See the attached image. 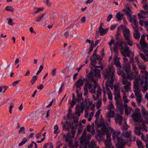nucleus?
Here are the masks:
<instances>
[{
  "instance_id": "nucleus-1",
  "label": "nucleus",
  "mask_w": 148,
  "mask_h": 148,
  "mask_svg": "<svg viewBox=\"0 0 148 148\" xmlns=\"http://www.w3.org/2000/svg\"><path fill=\"white\" fill-rule=\"evenodd\" d=\"M114 72V69L112 67H110L108 69L105 70L103 73V75L105 79L108 78L106 83V86H103V91L110 89L109 87L112 86L113 84L114 79L113 76Z\"/></svg>"
},
{
  "instance_id": "nucleus-2",
  "label": "nucleus",
  "mask_w": 148,
  "mask_h": 148,
  "mask_svg": "<svg viewBox=\"0 0 148 148\" xmlns=\"http://www.w3.org/2000/svg\"><path fill=\"white\" fill-rule=\"evenodd\" d=\"M139 82L141 85H143L144 82L139 77L134 79V91L138 105L140 104L142 100V95L141 93V90L138 88Z\"/></svg>"
},
{
  "instance_id": "nucleus-3",
  "label": "nucleus",
  "mask_w": 148,
  "mask_h": 148,
  "mask_svg": "<svg viewBox=\"0 0 148 148\" xmlns=\"http://www.w3.org/2000/svg\"><path fill=\"white\" fill-rule=\"evenodd\" d=\"M117 43L118 46L121 47L120 51L122 55L130 57L132 53L131 51L130 50V48L127 45L124 46L123 45V44H127L126 43V41L125 40V42L123 41H117Z\"/></svg>"
},
{
  "instance_id": "nucleus-4",
  "label": "nucleus",
  "mask_w": 148,
  "mask_h": 148,
  "mask_svg": "<svg viewBox=\"0 0 148 148\" xmlns=\"http://www.w3.org/2000/svg\"><path fill=\"white\" fill-rule=\"evenodd\" d=\"M61 124L62 125V128L64 130L67 131L72 134V137H74L76 133V129L75 128L73 123L66 121L65 122H62Z\"/></svg>"
},
{
  "instance_id": "nucleus-5",
  "label": "nucleus",
  "mask_w": 148,
  "mask_h": 148,
  "mask_svg": "<svg viewBox=\"0 0 148 148\" xmlns=\"http://www.w3.org/2000/svg\"><path fill=\"white\" fill-rule=\"evenodd\" d=\"M95 69L92 71H91L88 75V78L89 80L91 81H94V78L97 79V78H100L101 77L100 71L97 68H100L101 70L103 69L102 66H96L94 65Z\"/></svg>"
},
{
  "instance_id": "nucleus-6",
  "label": "nucleus",
  "mask_w": 148,
  "mask_h": 148,
  "mask_svg": "<svg viewBox=\"0 0 148 148\" xmlns=\"http://www.w3.org/2000/svg\"><path fill=\"white\" fill-rule=\"evenodd\" d=\"M121 27L123 31V36L126 43L130 46H132L134 44V42L131 38V34L130 30L126 27H124L122 25Z\"/></svg>"
},
{
  "instance_id": "nucleus-7",
  "label": "nucleus",
  "mask_w": 148,
  "mask_h": 148,
  "mask_svg": "<svg viewBox=\"0 0 148 148\" xmlns=\"http://www.w3.org/2000/svg\"><path fill=\"white\" fill-rule=\"evenodd\" d=\"M94 81H91L90 80L91 82H93L94 83V87L93 89H91L90 92L92 93L95 94L96 92L95 89L96 88L97 89V96L99 97V96H101V88L99 86V85L96 83V80L94 78Z\"/></svg>"
},
{
  "instance_id": "nucleus-8",
  "label": "nucleus",
  "mask_w": 148,
  "mask_h": 148,
  "mask_svg": "<svg viewBox=\"0 0 148 148\" xmlns=\"http://www.w3.org/2000/svg\"><path fill=\"white\" fill-rule=\"evenodd\" d=\"M132 116L135 122H140L142 121L141 114L139 110H136Z\"/></svg>"
},
{
  "instance_id": "nucleus-9",
  "label": "nucleus",
  "mask_w": 148,
  "mask_h": 148,
  "mask_svg": "<svg viewBox=\"0 0 148 148\" xmlns=\"http://www.w3.org/2000/svg\"><path fill=\"white\" fill-rule=\"evenodd\" d=\"M131 131H127L126 132H124L123 133V136L126 138H128L127 139H123L122 138H121L119 137H117V140L118 141V143H117V144L116 145V147L117 146V145L118 143V138H120L121 139H122L123 140H125L126 141H127V142L126 143V144L128 142H131V140L130 139V138L131 137Z\"/></svg>"
},
{
  "instance_id": "nucleus-10",
  "label": "nucleus",
  "mask_w": 148,
  "mask_h": 148,
  "mask_svg": "<svg viewBox=\"0 0 148 148\" xmlns=\"http://www.w3.org/2000/svg\"><path fill=\"white\" fill-rule=\"evenodd\" d=\"M86 133L84 132H83L80 140L81 146L80 148H86L88 145L87 143H84V141L86 140Z\"/></svg>"
},
{
  "instance_id": "nucleus-11",
  "label": "nucleus",
  "mask_w": 148,
  "mask_h": 148,
  "mask_svg": "<svg viewBox=\"0 0 148 148\" xmlns=\"http://www.w3.org/2000/svg\"><path fill=\"white\" fill-rule=\"evenodd\" d=\"M64 138H65L66 141L68 142L69 145V147H71L72 145V140L71 139L72 137V135L71 136L70 132L68 133V134L65 136V135L64 136Z\"/></svg>"
},
{
  "instance_id": "nucleus-12",
  "label": "nucleus",
  "mask_w": 148,
  "mask_h": 148,
  "mask_svg": "<svg viewBox=\"0 0 148 148\" xmlns=\"http://www.w3.org/2000/svg\"><path fill=\"white\" fill-rule=\"evenodd\" d=\"M116 104L117 108L120 110V113H123L124 110L122 100L116 102Z\"/></svg>"
},
{
  "instance_id": "nucleus-13",
  "label": "nucleus",
  "mask_w": 148,
  "mask_h": 148,
  "mask_svg": "<svg viewBox=\"0 0 148 148\" xmlns=\"http://www.w3.org/2000/svg\"><path fill=\"white\" fill-rule=\"evenodd\" d=\"M83 80L86 81V82H84V87H87L88 88L89 90H90L92 88L93 84H91L89 82V81H90L89 80L88 77L87 79L84 78Z\"/></svg>"
},
{
  "instance_id": "nucleus-14",
  "label": "nucleus",
  "mask_w": 148,
  "mask_h": 148,
  "mask_svg": "<svg viewBox=\"0 0 148 148\" xmlns=\"http://www.w3.org/2000/svg\"><path fill=\"white\" fill-rule=\"evenodd\" d=\"M148 14V12L145 11L144 10H140V12L138 14V19H144L146 18V16Z\"/></svg>"
},
{
  "instance_id": "nucleus-15",
  "label": "nucleus",
  "mask_w": 148,
  "mask_h": 148,
  "mask_svg": "<svg viewBox=\"0 0 148 148\" xmlns=\"http://www.w3.org/2000/svg\"><path fill=\"white\" fill-rule=\"evenodd\" d=\"M145 35H142L140 41V44L143 48H146L147 47V44L145 42Z\"/></svg>"
},
{
  "instance_id": "nucleus-16",
  "label": "nucleus",
  "mask_w": 148,
  "mask_h": 148,
  "mask_svg": "<svg viewBox=\"0 0 148 148\" xmlns=\"http://www.w3.org/2000/svg\"><path fill=\"white\" fill-rule=\"evenodd\" d=\"M101 126L104 127L101 129V131L103 132V134H103L107 133L108 132V130L107 128L105 127L106 126V124L104 123L103 119H101Z\"/></svg>"
},
{
  "instance_id": "nucleus-17",
  "label": "nucleus",
  "mask_w": 148,
  "mask_h": 148,
  "mask_svg": "<svg viewBox=\"0 0 148 148\" xmlns=\"http://www.w3.org/2000/svg\"><path fill=\"white\" fill-rule=\"evenodd\" d=\"M136 130H135V134L136 135L140 136L141 135L142 139L143 140H144V136L143 134L140 132V130L142 129L141 127H135Z\"/></svg>"
},
{
  "instance_id": "nucleus-18",
  "label": "nucleus",
  "mask_w": 148,
  "mask_h": 148,
  "mask_svg": "<svg viewBox=\"0 0 148 148\" xmlns=\"http://www.w3.org/2000/svg\"><path fill=\"white\" fill-rule=\"evenodd\" d=\"M125 114L127 115H130V113L133 111L132 109L130 107H128L127 104L125 105Z\"/></svg>"
},
{
  "instance_id": "nucleus-19",
  "label": "nucleus",
  "mask_w": 148,
  "mask_h": 148,
  "mask_svg": "<svg viewBox=\"0 0 148 148\" xmlns=\"http://www.w3.org/2000/svg\"><path fill=\"white\" fill-rule=\"evenodd\" d=\"M122 83L123 85H126L128 84H131V82L127 81L126 78V76L125 74L122 75Z\"/></svg>"
},
{
  "instance_id": "nucleus-20",
  "label": "nucleus",
  "mask_w": 148,
  "mask_h": 148,
  "mask_svg": "<svg viewBox=\"0 0 148 148\" xmlns=\"http://www.w3.org/2000/svg\"><path fill=\"white\" fill-rule=\"evenodd\" d=\"M122 11L125 12L127 17L131 16L133 13V11L130 8L123 9Z\"/></svg>"
},
{
  "instance_id": "nucleus-21",
  "label": "nucleus",
  "mask_w": 148,
  "mask_h": 148,
  "mask_svg": "<svg viewBox=\"0 0 148 148\" xmlns=\"http://www.w3.org/2000/svg\"><path fill=\"white\" fill-rule=\"evenodd\" d=\"M108 30V29H104L102 26H100L99 27V31L100 35L101 36H103L107 33Z\"/></svg>"
},
{
  "instance_id": "nucleus-22",
  "label": "nucleus",
  "mask_w": 148,
  "mask_h": 148,
  "mask_svg": "<svg viewBox=\"0 0 148 148\" xmlns=\"http://www.w3.org/2000/svg\"><path fill=\"white\" fill-rule=\"evenodd\" d=\"M84 80H82V79H79L75 83L76 87L80 88L81 86L83 85L84 84Z\"/></svg>"
},
{
  "instance_id": "nucleus-23",
  "label": "nucleus",
  "mask_w": 148,
  "mask_h": 148,
  "mask_svg": "<svg viewBox=\"0 0 148 148\" xmlns=\"http://www.w3.org/2000/svg\"><path fill=\"white\" fill-rule=\"evenodd\" d=\"M127 79L130 81L133 80L135 77V75H134V73L129 72L127 73Z\"/></svg>"
},
{
  "instance_id": "nucleus-24",
  "label": "nucleus",
  "mask_w": 148,
  "mask_h": 148,
  "mask_svg": "<svg viewBox=\"0 0 148 148\" xmlns=\"http://www.w3.org/2000/svg\"><path fill=\"white\" fill-rule=\"evenodd\" d=\"M129 21L130 22H133V23L137 21L136 16V15H132L131 16H129L127 17Z\"/></svg>"
},
{
  "instance_id": "nucleus-25",
  "label": "nucleus",
  "mask_w": 148,
  "mask_h": 148,
  "mask_svg": "<svg viewBox=\"0 0 148 148\" xmlns=\"http://www.w3.org/2000/svg\"><path fill=\"white\" fill-rule=\"evenodd\" d=\"M45 15V13H42L38 16L36 19L35 21L37 23H38L41 21Z\"/></svg>"
},
{
  "instance_id": "nucleus-26",
  "label": "nucleus",
  "mask_w": 148,
  "mask_h": 148,
  "mask_svg": "<svg viewBox=\"0 0 148 148\" xmlns=\"http://www.w3.org/2000/svg\"><path fill=\"white\" fill-rule=\"evenodd\" d=\"M77 98L76 99V101L79 103L82 102L84 101V99L82 97V94H79L77 90Z\"/></svg>"
},
{
  "instance_id": "nucleus-27",
  "label": "nucleus",
  "mask_w": 148,
  "mask_h": 148,
  "mask_svg": "<svg viewBox=\"0 0 148 148\" xmlns=\"http://www.w3.org/2000/svg\"><path fill=\"white\" fill-rule=\"evenodd\" d=\"M106 148H114V147L112 145L111 140L107 139L105 141Z\"/></svg>"
},
{
  "instance_id": "nucleus-28",
  "label": "nucleus",
  "mask_w": 148,
  "mask_h": 148,
  "mask_svg": "<svg viewBox=\"0 0 148 148\" xmlns=\"http://www.w3.org/2000/svg\"><path fill=\"white\" fill-rule=\"evenodd\" d=\"M103 94L104 95H105L106 93H107L108 96V98L110 100H112V94L110 89H108V90H105V91H103Z\"/></svg>"
},
{
  "instance_id": "nucleus-29",
  "label": "nucleus",
  "mask_w": 148,
  "mask_h": 148,
  "mask_svg": "<svg viewBox=\"0 0 148 148\" xmlns=\"http://www.w3.org/2000/svg\"><path fill=\"white\" fill-rule=\"evenodd\" d=\"M142 112L143 117L146 121H148V111L146 110L145 109L143 108Z\"/></svg>"
},
{
  "instance_id": "nucleus-30",
  "label": "nucleus",
  "mask_w": 148,
  "mask_h": 148,
  "mask_svg": "<svg viewBox=\"0 0 148 148\" xmlns=\"http://www.w3.org/2000/svg\"><path fill=\"white\" fill-rule=\"evenodd\" d=\"M123 120V118L122 116L117 115L116 118L115 119V121L116 123L119 124L120 125H121Z\"/></svg>"
},
{
  "instance_id": "nucleus-31",
  "label": "nucleus",
  "mask_w": 148,
  "mask_h": 148,
  "mask_svg": "<svg viewBox=\"0 0 148 148\" xmlns=\"http://www.w3.org/2000/svg\"><path fill=\"white\" fill-rule=\"evenodd\" d=\"M115 116L114 111V110H110L107 113V118L113 117Z\"/></svg>"
},
{
  "instance_id": "nucleus-32",
  "label": "nucleus",
  "mask_w": 148,
  "mask_h": 148,
  "mask_svg": "<svg viewBox=\"0 0 148 148\" xmlns=\"http://www.w3.org/2000/svg\"><path fill=\"white\" fill-rule=\"evenodd\" d=\"M80 103H81L80 104L79 106H76V108H79L81 111L83 112L85 108L86 104L84 103V101Z\"/></svg>"
},
{
  "instance_id": "nucleus-33",
  "label": "nucleus",
  "mask_w": 148,
  "mask_h": 148,
  "mask_svg": "<svg viewBox=\"0 0 148 148\" xmlns=\"http://www.w3.org/2000/svg\"><path fill=\"white\" fill-rule=\"evenodd\" d=\"M89 146V148H99L98 147L96 146L95 141L94 140H92L91 143L89 144H88Z\"/></svg>"
},
{
  "instance_id": "nucleus-34",
  "label": "nucleus",
  "mask_w": 148,
  "mask_h": 148,
  "mask_svg": "<svg viewBox=\"0 0 148 148\" xmlns=\"http://www.w3.org/2000/svg\"><path fill=\"white\" fill-rule=\"evenodd\" d=\"M114 64L116 66L121 68V66L120 64V63L119 61L118 58L117 56H116L114 58Z\"/></svg>"
},
{
  "instance_id": "nucleus-35",
  "label": "nucleus",
  "mask_w": 148,
  "mask_h": 148,
  "mask_svg": "<svg viewBox=\"0 0 148 148\" xmlns=\"http://www.w3.org/2000/svg\"><path fill=\"white\" fill-rule=\"evenodd\" d=\"M73 100L71 102H69V103L71 106H72V107L73 108L75 105L76 104V99L75 98L74 93L72 94Z\"/></svg>"
},
{
  "instance_id": "nucleus-36",
  "label": "nucleus",
  "mask_w": 148,
  "mask_h": 148,
  "mask_svg": "<svg viewBox=\"0 0 148 148\" xmlns=\"http://www.w3.org/2000/svg\"><path fill=\"white\" fill-rule=\"evenodd\" d=\"M148 88V82L147 79L144 82V85L143 87L142 90L143 92H145Z\"/></svg>"
},
{
  "instance_id": "nucleus-37",
  "label": "nucleus",
  "mask_w": 148,
  "mask_h": 148,
  "mask_svg": "<svg viewBox=\"0 0 148 148\" xmlns=\"http://www.w3.org/2000/svg\"><path fill=\"white\" fill-rule=\"evenodd\" d=\"M121 92L123 94V98L124 102L126 103H128L130 100L127 99V97L125 91L124 90H122Z\"/></svg>"
},
{
  "instance_id": "nucleus-38",
  "label": "nucleus",
  "mask_w": 148,
  "mask_h": 148,
  "mask_svg": "<svg viewBox=\"0 0 148 148\" xmlns=\"http://www.w3.org/2000/svg\"><path fill=\"white\" fill-rule=\"evenodd\" d=\"M114 99L116 102L122 100L120 95V93L114 94Z\"/></svg>"
},
{
  "instance_id": "nucleus-39",
  "label": "nucleus",
  "mask_w": 148,
  "mask_h": 148,
  "mask_svg": "<svg viewBox=\"0 0 148 148\" xmlns=\"http://www.w3.org/2000/svg\"><path fill=\"white\" fill-rule=\"evenodd\" d=\"M132 70L133 71L134 73V74L136 75L138 73L137 68L136 65L134 63H133L132 64Z\"/></svg>"
},
{
  "instance_id": "nucleus-40",
  "label": "nucleus",
  "mask_w": 148,
  "mask_h": 148,
  "mask_svg": "<svg viewBox=\"0 0 148 148\" xmlns=\"http://www.w3.org/2000/svg\"><path fill=\"white\" fill-rule=\"evenodd\" d=\"M126 72L127 73L130 72V64H126L123 67Z\"/></svg>"
},
{
  "instance_id": "nucleus-41",
  "label": "nucleus",
  "mask_w": 148,
  "mask_h": 148,
  "mask_svg": "<svg viewBox=\"0 0 148 148\" xmlns=\"http://www.w3.org/2000/svg\"><path fill=\"white\" fill-rule=\"evenodd\" d=\"M138 23L137 21L134 22L132 24V26L134 30V31L138 30Z\"/></svg>"
},
{
  "instance_id": "nucleus-42",
  "label": "nucleus",
  "mask_w": 148,
  "mask_h": 148,
  "mask_svg": "<svg viewBox=\"0 0 148 148\" xmlns=\"http://www.w3.org/2000/svg\"><path fill=\"white\" fill-rule=\"evenodd\" d=\"M140 35L138 30L137 31H134V37L137 39H138L140 37Z\"/></svg>"
},
{
  "instance_id": "nucleus-43",
  "label": "nucleus",
  "mask_w": 148,
  "mask_h": 148,
  "mask_svg": "<svg viewBox=\"0 0 148 148\" xmlns=\"http://www.w3.org/2000/svg\"><path fill=\"white\" fill-rule=\"evenodd\" d=\"M116 18L118 20L120 21L122 18H123V15L122 14H121L120 12H118L116 14Z\"/></svg>"
},
{
  "instance_id": "nucleus-44",
  "label": "nucleus",
  "mask_w": 148,
  "mask_h": 148,
  "mask_svg": "<svg viewBox=\"0 0 148 148\" xmlns=\"http://www.w3.org/2000/svg\"><path fill=\"white\" fill-rule=\"evenodd\" d=\"M5 10L6 11H9L12 12H14V8L12 6H8L5 8Z\"/></svg>"
},
{
  "instance_id": "nucleus-45",
  "label": "nucleus",
  "mask_w": 148,
  "mask_h": 148,
  "mask_svg": "<svg viewBox=\"0 0 148 148\" xmlns=\"http://www.w3.org/2000/svg\"><path fill=\"white\" fill-rule=\"evenodd\" d=\"M25 129L24 127H22L20 128L18 133L19 134H25Z\"/></svg>"
},
{
  "instance_id": "nucleus-46",
  "label": "nucleus",
  "mask_w": 148,
  "mask_h": 148,
  "mask_svg": "<svg viewBox=\"0 0 148 148\" xmlns=\"http://www.w3.org/2000/svg\"><path fill=\"white\" fill-rule=\"evenodd\" d=\"M131 84H128V85H125L123 86V88L125 89V90L128 92L131 90Z\"/></svg>"
},
{
  "instance_id": "nucleus-47",
  "label": "nucleus",
  "mask_w": 148,
  "mask_h": 148,
  "mask_svg": "<svg viewBox=\"0 0 148 148\" xmlns=\"http://www.w3.org/2000/svg\"><path fill=\"white\" fill-rule=\"evenodd\" d=\"M37 76L35 75L32 77V79L31 80V82L32 85L34 84L35 82L37 80Z\"/></svg>"
},
{
  "instance_id": "nucleus-48",
  "label": "nucleus",
  "mask_w": 148,
  "mask_h": 148,
  "mask_svg": "<svg viewBox=\"0 0 148 148\" xmlns=\"http://www.w3.org/2000/svg\"><path fill=\"white\" fill-rule=\"evenodd\" d=\"M54 129L55 130L53 133L55 134H57L60 132V131L59 130V128L58 125H56L54 127Z\"/></svg>"
},
{
  "instance_id": "nucleus-49",
  "label": "nucleus",
  "mask_w": 148,
  "mask_h": 148,
  "mask_svg": "<svg viewBox=\"0 0 148 148\" xmlns=\"http://www.w3.org/2000/svg\"><path fill=\"white\" fill-rule=\"evenodd\" d=\"M114 94L120 93V91L119 89V87L118 86H114Z\"/></svg>"
},
{
  "instance_id": "nucleus-50",
  "label": "nucleus",
  "mask_w": 148,
  "mask_h": 148,
  "mask_svg": "<svg viewBox=\"0 0 148 148\" xmlns=\"http://www.w3.org/2000/svg\"><path fill=\"white\" fill-rule=\"evenodd\" d=\"M7 20L8 21V24L11 26H12L14 24V23H13L12 19L10 18H8Z\"/></svg>"
},
{
  "instance_id": "nucleus-51",
  "label": "nucleus",
  "mask_w": 148,
  "mask_h": 148,
  "mask_svg": "<svg viewBox=\"0 0 148 148\" xmlns=\"http://www.w3.org/2000/svg\"><path fill=\"white\" fill-rule=\"evenodd\" d=\"M137 145L139 148H143V145L142 142L140 141H137Z\"/></svg>"
},
{
  "instance_id": "nucleus-52",
  "label": "nucleus",
  "mask_w": 148,
  "mask_h": 148,
  "mask_svg": "<svg viewBox=\"0 0 148 148\" xmlns=\"http://www.w3.org/2000/svg\"><path fill=\"white\" fill-rule=\"evenodd\" d=\"M107 108L110 110H112L114 108V106L113 104L112 103H110L108 107Z\"/></svg>"
},
{
  "instance_id": "nucleus-53",
  "label": "nucleus",
  "mask_w": 148,
  "mask_h": 148,
  "mask_svg": "<svg viewBox=\"0 0 148 148\" xmlns=\"http://www.w3.org/2000/svg\"><path fill=\"white\" fill-rule=\"evenodd\" d=\"M27 141V139L26 138H24L22 141L19 144V145L20 146L23 145Z\"/></svg>"
},
{
  "instance_id": "nucleus-54",
  "label": "nucleus",
  "mask_w": 148,
  "mask_h": 148,
  "mask_svg": "<svg viewBox=\"0 0 148 148\" xmlns=\"http://www.w3.org/2000/svg\"><path fill=\"white\" fill-rule=\"evenodd\" d=\"M102 104L101 100L99 99L97 104V109H99L101 106Z\"/></svg>"
},
{
  "instance_id": "nucleus-55",
  "label": "nucleus",
  "mask_w": 148,
  "mask_h": 148,
  "mask_svg": "<svg viewBox=\"0 0 148 148\" xmlns=\"http://www.w3.org/2000/svg\"><path fill=\"white\" fill-rule=\"evenodd\" d=\"M36 8L37 9V10L34 13L35 14H36L41 11H42L44 9V8Z\"/></svg>"
},
{
  "instance_id": "nucleus-56",
  "label": "nucleus",
  "mask_w": 148,
  "mask_h": 148,
  "mask_svg": "<svg viewBox=\"0 0 148 148\" xmlns=\"http://www.w3.org/2000/svg\"><path fill=\"white\" fill-rule=\"evenodd\" d=\"M14 106V105L13 103H11L10 104V106L9 108V112L10 114L12 113V110Z\"/></svg>"
},
{
  "instance_id": "nucleus-57",
  "label": "nucleus",
  "mask_w": 148,
  "mask_h": 148,
  "mask_svg": "<svg viewBox=\"0 0 148 148\" xmlns=\"http://www.w3.org/2000/svg\"><path fill=\"white\" fill-rule=\"evenodd\" d=\"M101 111L100 110H99L97 112L95 115V116L96 118L97 119L99 117Z\"/></svg>"
},
{
  "instance_id": "nucleus-58",
  "label": "nucleus",
  "mask_w": 148,
  "mask_h": 148,
  "mask_svg": "<svg viewBox=\"0 0 148 148\" xmlns=\"http://www.w3.org/2000/svg\"><path fill=\"white\" fill-rule=\"evenodd\" d=\"M119 32V28H118V31L116 33V39L118 41V39L119 38L120 35H121V34Z\"/></svg>"
},
{
  "instance_id": "nucleus-59",
  "label": "nucleus",
  "mask_w": 148,
  "mask_h": 148,
  "mask_svg": "<svg viewBox=\"0 0 148 148\" xmlns=\"http://www.w3.org/2000/svg\"><path fill=\"white\" fill-rule=\"evenodd\" d=\"M94 43L93 41H92L90 45V52L92 51L93 48V47H94Z\"/></svg>"
},
{
  "instance_id": "nucleus-60",
  "label": "nucleus",
  "mask_w": 148,
  "mask_h": 148,
  "mask_svg": "<svg viewBox=\"0 0 148 148\" xmlns=\"http://www.w3.org/2000/svg\"><path fill=\"white\" fill-rule=\"evenodd\" d=\"M93 57L94 58V59L95 60H98L100 58L99 56L97 54H94L93 55Z\"/></svg>"
},
{
  "instance_id": "nucleus-61",
  "label": "nucleus",
  "mask_w": 148,
  "mask_h": 148,
  "mask_svg": "<svg viewBox=\"0 0 148 148\" xmlns=\"http://www.w3.org/2000/svg\"><path fill=\"white\" fill-rule=\"evenodd\" d=\"M74 123H75V125H74L75 128L76 129V128L77 126L78 122V119H77L76 118L73 121Z\"/></svg>"
},
{
  "instance_id": "nucleus-62",
  "label": "nucleus",
  "mask_w": 148,
  "mask_h": 148,
  "mask_svg": "<svg viewBox=\"0 0 148 148\" xmlns=\"http://www.w3.org/2000/svg\"><path fill=\"white\" fill-rule=\"evenodd\" d=\"M138 66L139 68L141 70H143L145 71V66L143 64H139Z\"/></svg>"
},
{
  "instance_id": "nucleus-63",
  "label": "nucleus",
  "mask_w": 148,
  "mask_h": 148,
  "mask_svg": "<svg viewBox=\"0 0 148 148\" xmlns=\"http://www.w3.org/2000/svg\"><path fill=\"white\" fill-rule=\"evenodd\" d=\"M75 114L76 115H77L78 116H80V112L79 109L76 108V109L75 111Z\"/></svg>"
},
{
  "instance_id": "nucleus-64",
  "label": "nucleus",
  "mask_w": 148,
  "mask_h": 148,
  "mask_svg": "<svg viewBox=\"0 0 148 148\" xmlns=\"http://www.w3.org/2000/svg\"><path fill=\"white\" fill-rule=\"evenodd\" d=\"M146 140L145 141L146 143V147L147 148H148V134H147L146 136Z\"/></svg>"
}]
</instances>
